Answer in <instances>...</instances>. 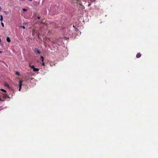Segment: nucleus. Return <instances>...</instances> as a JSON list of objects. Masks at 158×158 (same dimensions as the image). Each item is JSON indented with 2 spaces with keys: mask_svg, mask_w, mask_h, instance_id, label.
<instances>
[{
  "mask_svg": "<svg viewBox=\"0 0 158 158\" xmlns=\"http://www.w3.org/2000/svg\"><path fill=\"white\" fill-rule=\"evenodd\" d=\"M22 82H23V81L22 80H20L19 82V91H20L21 90V87L22 86Z\"/></svg>",
  "mask_w": 158,
  "mask_h": 158,
  "instance_id": "1",
  "label": "nucleus"
},
{
  "mask_svg": "<svg viewBox=\"0 0 158 158\" xmlns=\"http://www.w3.org/2000/svg\"><path fill=\"white\" fill-rule=\"evenodd\" d=\"M34 51L35 52H36L38 54H40V52L37 48H35Z\"/></svg>",
  "mask_w": 158,
  "mask_h": 158,
  "instance_id": "2",
  "label": "nucleus"
},
{
  "mask_svg": "<svg viewBox=\"0 0 158 158\" xmlns=\"http://www.w3.org/2000/svg\"><path fill=\"white\" fill-rule=\"evenodd\" d=\"M6 41L8 42H10L11 41L9 37H7L6 39Z\"/></svg>",
  "mask_w": 158,
  "mask_h": 158,
  "instance_id": "3",
  "label": "nucleus"
},
{
  "mask_svg": "<svg viewBox=\"0 0 158 158\" xmlns=\"http://www.w3.org/2000/svg\"><path fill=\"white\" fill-rule=\"evenodd\" d=\"M141 56L140 54L139 53H137L136 55V57L137 58H139Z\"/></svg>",
  "mask_w": 158,
  "mask_h": 158,
  "instance_id": "4",
  "label": "nucleus"
},
{
  "mask_svg": "<svg viewBox=\"0 0 158 158\" xmlns=\"http://www.w3.org/2000/svg\"><path fill=\"white\" fill-rule=\"evenodd\" d=\"M33 71L35 72H36V71H38L39 70V69L38 68H34L33 69Z\"/></svg>",
  "mask_w": 158,
  "mask_h": 158,
  "instance_id": "5",
  "label": "nucleus"
},
{
  "mask_svg": "<svg viewBox=\"0 0 158 158\" xmlns=\"http://www.w3.org/2000/svg\"><path fill=\"white\" fill-rule=\"evenodd\" d=\"M0 21H2V20H3V18L2 15H0Z\"/></svg>",
  "mask_w": 158,
  "mask_h": 158,
  "instance_id": "6",
  "label": "nucleus"
},
{
  "mask_svg": "<svg viewBox=\"0 0 158 158\" xmlns=\"http://www.w3.org/2000/svg\"><path fill=\"white\" fill-rule=\"evenodd\" d=\"M29 66H30V68H32L33 69L35 68V67H34V65L31 66L30 65Z\"/></svg>",
  "mask_w": 158,
  "mask_h": 158,
  "instance_id": "7",
  "label": "nucleus"
},
{
  "mask_svg": "<svg viewBox=\"0 0 158 158\" xmlns=\"http://www.w3.org/2000/svg\"><path fill=\"white\" fill-rule=\"evenodd\" d=\"M0 90L1 91H3V92H6V91L4 89H0Z\"/></svg>",
  "mask_w": 158,
  "mask_h": 158,
  "instance_id": "8",
  "label": "nucleus"
},
{
  "mask_svg": "<svg viewBox=\"0 0 158 158\" xmlns=\"http://www.w3.org/2000/svg\"><path fill=\"white\" fill-rule=\"evenodd\" d=\"M41 58L42 59V62H43V60H44V57H43L42 56H41Z\"/></svg>",
  "mask_w": 158,
  "mask_h": 158,
  "instance_id": "9",
  "label": "nucleus"
},
{
  "mask_svg": "<svg viewBox=\"0 0 158 158\" xmlns=\"http://www.w3.org/2000/svg\"><path fill=\"white\" fill-rule=\"evenodd\" d=\"M1 24H2V27H4V23H3L1 22Z\"/></svg>",
  "mask_w": 158,
  "mask_h": 158,
  "instance_id": "10",
  "label": "nucleus"
},
{
  "mask_svg": "<svg viewBox=\"0 0 158 158\" xmlns=\"http://www.w3.org/2000/svg\"><path fill=\"white\" fill-rule=\"evenodd\" d=\"M16 74L17 75H19V73L18 72H16Z\"/></svg>",
  "mask_w": 158,
  "mask_h": 158,
  "instance_id": "11",
  "label": "nucleus"
},
{
  "mask_svg": "<svg viewBox=\"0 0 158 158\" xmlns=\"http://www.w3.org/2000/svg\"><path fill=\"white\" fill-rule=\"evenodd\" d=\"M23 11H26L27 10V9H23Z\"/></svg>",
  "mask_w": 158,
  "mask_h": 158,
  "instance_id": "12",
  "label": "nucleus"
},
{
  "mask_svg": "<svg viewBox=\"0 0 158 158\" xmlns=\"http://www.w3.org/2000/svg\"><path fill=\"white\" fill-rule=\"evenodd\" d=\"M21 27L23 29H25V27L24 26H21Z\"/></svg>",
  "mask_w": 158,
  "mask_h": 158,
  "instance_id": "13",
  "label": "nucleus"
},
{
  "mask_svg": "<svg viewBox=\"0 0 158 158\" xmlns=\"http://www.w3.org/2000/svg\"><path fill=\"white\" fill-rule=\"evenodd\" d=\"M4 13L6 14V15H7V12L6 11H4Z\"/></svg>",
  "mask_w": 158,
  "mask_h": 158,
  "instance_id": "14",
  "label": "nucleus"
},
{
  "mask_svg": "<svg viewBox=\"0 0 158 158\" xmlns=\"http://www.w3.org/2000/svg\"><path fill=\"white\" fill-rule=\"evenodd\" d=\"M42 64H43V65H44V62H42Z\"/></svg>",
  "mask_w": 158,
  "mask_h": 158,
  "instance_id": "15",
  "label": "nucleus"
},
{
  "mask_svg": "<svg viewBox=\"0 0 158 158\" xmlns=\"http://www.w3.org/2000/svg\"><path fill=\"white\" fill-rule=\"evenodd\" d=\"M6 85V86H9V85H8V84H6V85Z\"/></svg>",
  "mask_w": 158,
  "mask_h": 158,
  "instance_id": "16",
  "label": "nucleus"
},
{
  "mask_svg": "<svg viewBox=\"0 0 158 158\" xmlns=\"http://www.w3.org/2000/svg\"><path fill=\"white\" fill-rule=\"evenodd\" d=\"M1 42V39H0V42Z\"/></svg>",
  "mask_w": 158,
  "mask_h": 158,
  "instance_id": "17",
  "label": "nucleus"
},
{
  "mask_svg": "<svg viewBox=\"0 0 158 158\" xmlns=\"http://www.w3.org/2000/svg\"><path fill=\"white\" fill-rule=\"evenodd\" d=\"M30 1H32V0H29Z\"/></svg>",
  "mask_w": 158,
  "mask_h": 158,
  "instance_id": "18",
  "label": "nucleus"
},
{
  "mask_svg": "<svg viewBox=\"0 0 158 158\" xmlns=\"http://www.w3.org/2000/svg\"><path fill=\"white\" fill-rule=\"evenodd\" d=\"M38 19H40V17H38Z\"/></svg>",
  "mask_w": 158,
  "mask_h": 158,
  "instance_id": "19",
  "label": "nucleus"
},
{
  "mask_svg": "<svg viewBox=\"0 0 158 158\" xmlns=\"http://www.w3.org/2000/svg\"><path fill=\"white\" fill-rule=\"evenodd\" d=\"M1 8H0V10H1Z\"/></svg>",
  "mask_w": 158,
  "mask_h": 158,
  "instance_id": "20",
  "label": "nucleus"
}]
</instances>
